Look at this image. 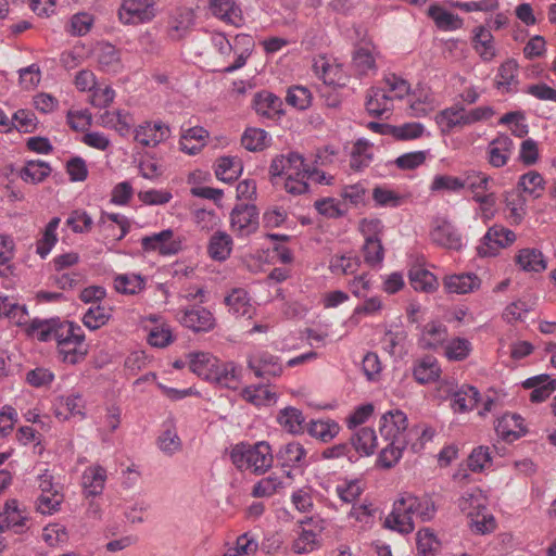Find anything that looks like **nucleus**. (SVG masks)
<instances>
[{
    "mask_svg": "<svg viewBox=\"0 0 556 556\" xmlns=\"http://www.w3.org/2000/svg\"><path fill=\"white\" fill-rule=\"evenodd\" d=\"M480 401V392L477 388L464 384L452 395L451 406L455 413L472 410Z\"/></svg>",
    "mask_w": 556,
    "mask_h": 556,
    "instance_id": "obj_23",
    "label": "nucleus"
},
{
    "mask_svg": "<svg viewBox=\"0 0 556 556\" xmlns=\"http://www.w3.org/2000/svg\"><path fill=\"white\" fill-rule=\"evenodd\" d=\"M132 119L130 115L122 110L105 111L99 117V124L105 128L114 129L125 137L130 132Z\"/></svg>",
    "mask_w": 556,
    "mask_h": 556,
    "instance_id": "obj_28",
    "label": "nucleus"
},
{
    "mask_svg": "<svg viewBox=\"0 0 556 556\" xmlns=\"http://www.w3.org/2000/svg\"><path fill=\"white\" fill-rule=\"evenodd\" d=\"M351 447L362 456L374 454L377 447V435L372 428L363 427L351 437Z\"/></svg>",
    "mask_w": 556,
    "mask_h": 556,
    "instance_id": "obj_31",
    "label": "nucleus"
},
{
    "mask_svg": "<svg viewBox=\"0 0 556 556\" xmlns=\"http://www.w3.org/2000/svg\"><path fill=\"white\" fill-rule=\"evenodd\" d=\"M413 375L418 383L427 384L440 378L441 368L435 357L427 355L416 362Z\"/></svg>",
    "mask_w": 556,
    "mask_h": 556,
    "instance_id": "obj_25",
    "label": "nucleus"
},
{
    "mask_svg": "<svg viewBox=\"0 0 556 556\" xmlns=\"http://www.w3.org/2000/svg\"><path fill=\"white\" fill-rule=\"evenodd\" d=\"M417 496L412 493H404L393 504V509L386 518L384 525L391 530H395L403 534L414 531V517L418 518L416 507Z\"/></svg>",
    "mask_w": 556,
    "mask_h": 556,
    "instance_id": "obj_3",
    "label": "nucleus"
},
{
    "mask_svg": "<svg viewBox=\"0 0 556 556\" xmlns=\"http://www.w3.org/2000/svg\"><path fill=\"white\" fill-rule=\"evenodd\" d=\"M225 304L229 307L236 316L251 315L252 305L248 292L242 288H235L225 298Z\"/></svg>",
    "mask_w": 556,
    "mask_h": 556,
    "instance_id": "obj_42",
    "label": "nucleus"
},
{
    "mask_svg": "<svg viewBox=\"0 0 556 556\" xmlns=\"http://www.w3.org/2000/svg\"><path fill=\"white\" fill-rule=\"evenodd\" d=\"M144 279L140 275L124 274L114 279V288L123 294H137L144 289Z\"/></svg>",
    "mask_w": 556,
    "mask_h": 556,
    "instance_id": "obj_56",
    "label": "nucleus"
},
{
    "mask_svg": "<svg viewBox=\"0 0 556 556\" xmlns=\"http://www.w3.org/2000/svg\"><path fill=\"white\" fill-rule=\"evenodd\" d=\"M379 51L372 45H364L356 47L352 55V68L354 73L362 76L375 75L378 71L377 58Z\"/></svg>",
    "mask_w": 556,
    "mask_h": 556,
    "instance_id": "obj_14",
    "label": "nucleus"
},
{
    "mask_svg": "<svg viewBox=\"0 0 556 556\" xmlns=\"http://www.w3.org/2000/svg\"><path fill=\"white\" fill-rule=\"evenodd\" d=\"M64 496L59 491L40 493L36 501V509L42 515H52L60 510Z\"/></svg>",
    "mask_w": 556,
    "mask_h": 556,
    "instance_id": "obj_61",
    "label": "nucleus"
},
{
    "mask_svg": "<svg viewBox=\"0 0 556 556\" xmlns=\"http://www.w3.org/2000/svg\"><path fill=\"white\" fill-rule=\"evenodd\" d=\"M83 400L79 395L60 396L54 403V414L60 420H67L74 416H84Z\"/></svg>",
    "mask_w": 556,
    "mask_h": 556,
    "instance_id": "obj_35",
    "label": "nucleus"
},
{
    "mask_svg": "<svg viewBox=\"0 0 556 556\" xmlns=\"http://www.w3.org/2000/svg\"><path fill=\"white\" fill-rule=\"evenodd\" d=\"M359 266V260L355 256L334 255L330 260L329 269L336 275L354 274Z\"/></svg>",
    "mask_w": 556,
    "mask_h": 556,
    "instance_id": "obj_63",
    "label": "nucleus"
},
{
    "mask_svg": "<svg viewBox=\"0 0 556 556\" xmlns=\"http://www.w3.org/2000/svg\"><path fill=\"white\" fill-rule=\"evenodd\" d=\"M429 237L432 243L446 250L460 251L464 245L462 233L445 217H435L432 220Z\"/></svg>",
    "mask_w": 556,
    "mask_h": 556,
    "instance_id": "obj_5",
    "label": "nucleus"
},
{
    "mask_svg": "<svg viewBox=\"0 0 556 556\" xmlns=\"http://www.w3.org/2000/svg\"><path fill=\"white\" fill-rule=\"evenodd\" d=\"M179 323L194 332H207L215 326L213 314L202 306H193L178 313Z\"/></svg>",
    "mask_w": 556,
    "mask_h": 556,
    "instance_id": "obj_11",
    "label": "nucleus"
},
{
    "mask_svg": "<svg viewBox=\"0 0 556 556\" xmlns=\"http://www.w3.org/2000/svg\"><path fill=\"white\" fill-rule=\"evenodd\" d=\"M472 350L471 343L465 338H454L444 349V354L450 361H464L466 359Z\"/></svg>",
    "mask_w": 556,
    "mask_h": 556,
    "instance_id": "obj_60",
    "label": "nucleus"
},
{
    "mask_svg": "<svg viewBox=\"0 0 556 556\" xmlns=\"http://www.w3.org/2000/svg\"><path fill=\"white\" fill-rule=\"evenodd\" d=\"M286 102L298 110H306L312 103V93L306 87L292 86L288 89Z\"/></svg>",
    "mask_w": 556,
    "mask_h": 556,
    "instance_id": "obj_64",
    "label": "nucleus"
},
{
    "mask_svg": "<svg viewBox=\"0 0 556 556\" xmlns=\"http://www.w3.org/2000/svg\"><path fill=\"white\" fill-rule=\"evenodd\" d=\"M518 64L515 60H507L498 67L495 87L504 92H510L517 80Z\"/></svg>",
    "mask_w": 556,
    "mask_h": 556,
    "instance_id": "obj_39",
    "label": "nucleus"
},
{
    "mask_svg": "<svg viewBox=\"0 0 556 556\" xmlns=\"http://www.w3.org/2000/svg\"><path fill=\"white\" fill-rule=\"evenodd\" d=\"M112 316L111 307L92 305L83 317V324L90 330H97L104 326Z\"/></svg>",
    "mask_w": 556,
    "mask_h": 556,
    "instance_id": "obj_55",
    "label": "nucleus"
},
{
    "mask_svg": "<svg viewBox=\"0 0 556 556\" xmlns=\"http://www.w3.org/2000/svg\"><path fill=\"white\" fill-rule=\"evenodd\" d=\"M232 238L226 231H216L210 239L207 253L214 261H226L232 251Z\"/></svg>",
    "mask_w": 556,
    "mask_h": 556,
    "instance_id": "obj_34",
    "label": "nucleus"
},
{
    "mask_svg": "<svg viewBox=\"0 0 556 556\" xmlns=\"http://www.w3.org/2000/svg\"><path fill=\"white\" fill-rule=\"evenodd\" d=\"M309 167L304 163V157L296 152L277 155L269 166L273 177L283 176L285 179L295 176L308 177Z\"/></svg>",
    "mask_w": 556,
    "mask_h": 556,
    "instance_id": "obj_8",
    "label": "nucleus"
},
{
    "mask_svg": "<svg viewBox=\"0 0 556 556\" xmlns=\"http://www.w3.org/2000/svg\"><path fill=\"white\" fill-rule=\"evenodd\" d=\"M496 434L506 442H514L527 433L523 419L517 414H505L495 424Z\"/></svg>",
    "mask_w": 556,
    "mask_h": 556,
    "instance_id": "obj_17",
    "label": "nucleus"
},
{
    "mask_svg": "<svg viewBox=\"0 0 556 556\" xmlns=\"http://www.w3.org/2000/svg\"><path fill=\"white\" fill-rule=\"evenodd\" d=\"M362 252L364 261L371 267L381 265L384 258V248L382 245V239L378 240H365Z\"/></svg>",
    "mask_w": 556,
    "mask_h": 556,
    "instance_id": "obj_62",
    "label": "nucleus"
},
{
    "mask_svg": "<svg viewBox=\"0 0 556 556\" xmlns=\"http://www.w3.org/2000/svg\"><path fill=\"white\" fill-rule=\"evenodd\" d=\"M155 16L153 0H122L118 17L123 24L148 23Z\"/></svg>",
    "mask_w": 556,
    "mask_h": 556,
    "instance_id": "obj_7",
    "label": "nucleus"
},
{
    "mask_svg": "<svg viewBox=\"0 0 556 556\" xmlns=\"http://www.w3.org/2000/svg\"><path fill=\"white\" fill-rule=\"evenodd\" d=\"M514 149L513 140L505 134L497 135L490 141L486 154L491 166L500 168L507 164Z\"/></svg>",
    "mask_w": 556,
    "mask_h": 556,
    "instance_id": "obj_16",
    "label": "nucleus"
},
{
    "mask_svg": "<svg viewBox=\"0 0 556 556\" xmlns=\"http://www.w3.org/2000/svg\"><path fill=\"white\" fill-rule=\"evenodd\" d=\"M515 241L516 235L514 231L502 225H494L483 236L481 243L477 247V252L482 257L493 256L496 255L500 249L509 247Z\"/></svg>",
    "mask_w": 556,
    "mask_h": 556,
    "instance_id": "obj_6",
    "label": "nucleus"
},
{
    "mask_svg": "<svg viewBox=\"0 0 556 556\" xmlns=\"http://www.w3.org/2000/svg\"><path fill=\"white\" fill-rule=\"evenodd\" d=\"M277 459L281 467L302 468L306 465V451L299 442H289L277 452Z\"/></svg>",
    "mask_w": 556,
    "mask_h": 556,
    "instance_id": "obj_21",
    "label": "nucleus"
},
{
    "mask_svg": "<svg viewBox=\"0 0 556 556\" xmlns=\"http://www.w3.org/2000/svg\"><path fill=\"white\" fill-rule=\"evenodd\" d=\"M428 16L434 22L439 29L444 31L456 30L463 26V20L458 15L451 13L438 4L429 7Z\"/></svg>",
    "mask_w": 556,
    "mask_h": 556,
    "instance_id": "obj_29",
    "label": "nucleus"
},
{
    "mask_svg": "<svg viewBox=\"0 0 556 556\" xmlns=\"http://www.w3.org/2000/svg\"><path fill=\"white\" fill-rule=\"evenodd\" d=\"M96 56L100 68L108 73H116L121 70L119 51L111 43H100L96 50Z\"/></svg>",
    "mask_w": 556,
    "mask_h": 556,
    "instance_id": "obj_30",
    "label": "nucleus"
},
{
    "mask_svg": "<svg viewBox=\"0 0 556 556\" xmlns=\"http://www.w3.org/2000/svg\"><path fill=\"white\" fill-rule=\"evenodd\" d=\"M516 190L528 193L532 198H539L544 190V179L535 170L528 172L519 178Z\"/></svg>",
    "mask_w": 556,
    "mask_h": 556,
    "instance_id": "obj_52",
    "label": "nucleus"
},
{
    "mask_svg": "<svg viewBox=\"0 0 556 556\" xmlns=\"http://www.w3.org/2000/svg\"><path fill=\"white\" fill-rule=\"evenodd\" d=\"M58 351L63 363L76 365L81 363L86 358L88 348L85 343L74 344L67 342L65 346L58 345Z\"/></svg>",
    "mask_w": 556,
    "mask_h": 556,
    "instance_id": "obj_59",
    "label": "nucleus"
},
{
    "mask_svg": "<svg viewBox=\"0 0 556 556\" xmlns=\"http://www.w3.org/2000/svg\"><path fill=\"white\" fill-rule=\"evenodd\" d=\"M410 286L416 291L430 292L437 287V278L429 270L421 267H414L409 270Z\"/></svg>",
    "mask_w": 556,
    "mask_h": 556,
    "instance_id": "obj_53",
    "label": "nucleus"
},
{
    "mask_svg": "<svg viewBox=\"0 0 556 556\" xmlns=\"http://www.w3.org/2000/svg\"><path fill=\"white\" fill-rule=\"evenodd\" d=\"M340 426L332 419L312 420L307 426V432L311 437L323 442H329L339 434Z\"/></svg>",
    "mask_w": 556,
    "mask_h": 556,
    "instance_id": "obj_44",
    "label": "nucleus"
},
{
    "mask_svg": "<svg viewBox=\"0 0 556 556\" xmlns=\"http://www.w3.org/2000/svg\"><path fill=\"white\" fill-rule=\"evenodd\" d=\"M447 337L448 331L445 325L440 321H429L422 328L419 343L422 349L433 350L442 345Z\"/></svg>",
    "mask_w": 556,
    "mask_h": 556,
    "instance_id": "obj_22",
    "label": "nucleus"
},
{
    "mask_svg": "<svg viewBox=\"0 0 556 556\" xmlns=\"http://www.w3.org/2000/svg\"><path fill=\"white\" fill-rule=\"evenodd\" d=\"M51 173V167L43 161H28L21 169L20 176L26 182L39 184Z\"/></svg>",
    "mask_w": 556,
    "mask_h": 556,
    "instance_id": "obj_48",
    "label": "nucleus"
},
{
    "mask_svg": "<svg viewBox=\"0 0 556 556\" xmlns=\"http://www.w3.org/2000/svg\"><path fill=\"white\" fill-rule=\"evenodd\" d=\"M207 131L202 127L187 129L180 138V149L189 154H197L204 146Z\"/></svg>",
    "mask_w": 556,
    "mask_h": 556,
    "instance_id": "obj_47",
    "label": "nucleus"
},
{
    "mask_svg": "<svg viewBox=\"0 0 556 556\" xmlns=\"http://www.w3.org/2000/svg\"><path fill=\"white\" fill-rule=\"evenodd\" d=\"M54 340L58 345L63 346H65L67 342L80 344L85 342V333L79 325L68 320H61Z\"/></svg>",
    "mask_w": 556,
    "mask_h": 556,
    "instance_id": "obj_43",
    "label": "nucleus"
},
{
    "mask_svg": "<svg viewBox=\"0 0 556 556\" xmlns=\"http://www.w3.org/2000/svg\"><path fill=\"white\" fill-rule=\"evenodd\" d=\"M255 112L266 118L279 117L282 113V101L270 91L262 90L255 93L253 98Z\"/></svg>",
    "mask_w": 556,
    "mask_h": 556,
    "instance_id": "obj_18",
    "label": "nucleus"
},
{
    "mask_svg": "<svg viewBox=\"0 0 556 556\" xmlns=\"http://www.w3.org/2000/svg\"><path fill=\"white\" fill-rule=\"evenodd\" d=\"M408 444L402 439L389 441V444L380 452L378 463L383 468H392L402 457L403 451Z\"/></svg>",
    "mask_w": 556,
    "mask_h": 556,
    "instance_id": "obj_54",
    "label": "nucleus"
},
{
    "mask_svg": "<svg viewBox=\"0 0 556 556\" xmlns=\"http://www.w3.org/2000/svg\"><path fill=\"white\" fill-rule=\"evenodd\" d=\"M517 264L526 271L540 273L545 270L546 262L541 251L536 249H522L516 256Z\"/></svg>",
    "mask_w": 556,
    "mask_h": 556,
    "instance_id": "obj_41",
    "label": "nucleus"
},
{
    "mask_svg": "<svg viewBox=\"0 0 556 556\" xmlns=\"http://www.w3.org/2000/svg\"><path fill=\"white\" fill-rule=\"evenodd\" d=\"M83 486L89 495H98L104 489L106 471L101 466L88 467L83 473Z\"/></svg>",
    "mask_w": 556,
    "mask_h": 556,
    "instance_id": "obj_40",
    "label": "nucleus"
},
{
    "mask_svg": "<svg viewBox=\"0 0 556 556\" xmlns=\"http://www.w3.org/2000/svg\"><path fill=\"white\" fill-rule=\"evenodd\" d=\"M490 176L478 170H466L462 174V182H464V189H468L472 193V199H477L479 195L485 194L489 190Z\"/></svg>",
    "mask_w": 556,
    "mask_h": 556,
    "instance_id": "obj_37",
    "label": "nucleus"
},
{
    "mask_svg": "<svg viewBox=\"0 0 556 556\" xmlns=\"http://www.w3.org/2000/svg\"><path fill=\"white\" fill-rule=\"evenodd\" d=\"M473 43L476 51L484 61H490L495 55L493 46V36L489 29L483 26L477 27L475 30Z\"/></svg>",
    "mask_w": 556,
    "mask_h": 556,
    "instance_id": "obj_50",
    "label": "nucleus"
},
{
    "mask_svg": "<svg viewBox=\"0 0 556 556\" xmlns=\"http://www.w3.org/2000/svg\"><path fill=\"white\" fill-rule=\"evenodd\" d=\"M365 108L370 115L379 117L393 109V100L384 88L371 87L366 93Z\"/></svg>",
    "mask_w": 556,
    "mask_h": 556,
    "instance_id": "obj_19",
    "label": "nucleus"
},
{
    "mask_svg": "<svg viewBox=\"0 0 556 556\" xmlns=\"http://www.w3.org/2000/svg\"><path fill=\"white\" fill-rule=\"evenodd\" d=\"M156 445L168 456H172L181 450L182 442L177 433L173 420H167L163 424V429L156 439Z\"/></svg>",
    "mask_w": 556,
    "mask_h": 556,
    "instance_id": "obj_27",
    "label": "nucleus"
},
{
    "mask_svg": "<svg viewBox=\"0 0 556 556\" xmlns=\"http://www.w3.org/2000/svg\"><path fill=\"white\" fill-rule=\"evenodd\" d=\"M480 278L471 273L447 276L444 287L450 293L465 294L480 288Z\"/></svg>",
    "mask_w": 556,
    "mask_h": 556,
    "instance_id": "obj_24",
    "label": "nucleus"
},
{
    "mask_svg": "<svg viewBox=\"0 0 556 556\" xmlns=\"http://www.w3.org/2000/svg\"><path fill=\"white\" fill-rule=\"evenodd\" d=\"M313 71L315 75L323 79L325 85L332 87H344L348 77L342 68V65L331 62L324 55L314 59Z\"/></svg>",
    "mask_w": 556,
    "mask_h": 556,
    "instance_id": "obj_12",
    "label": "nucleus"
},
{
    "mask_svg": "<svg viewBox=\"0 0 556 556\" xmlns=\"http://www.w3.org/2000/svg\"><path fill=\"white\" fill-rule=\"evenodd\" d=\"M435 122L442 132L448 134L455 127L466 126V110L463 106L447 108L437 114Z\"/></svg>",
    "mask_w": 556,
    "mask_h": 556,
    "instance_id": "obj_32",
    "label": "nucleus"
},
{
    "mask_svg": "<svg viewBox=\"0 0 556 556\" xmlns=\"http://www.w3.org/2000/svg\"><path fill=\"white\" fill-rule=\"evenodd\" d=\"M242 169V163L236 156H222L217 159L215 163V176L224 182L237 180Z\"/></svg>",
    "mask_w": 556,
    "mask_h": 556,
    "instance_id": "obj_33",
    "label": "nucleus"
},
{
    "mask_svg": "<svg viewBox=\"0 0 556 556\" xmlns=\"http://www.w3.org/2000/svg\"><path fill=\"white\" fill-rule=\"evenodd\" d=\"M172 229L142 238L141 245L144 251H157L162 255L176 254L180 250V242L173 239Z\"/></svg>",
    "mask_w": 556,
    "mask_h": 556,
    "instance_id": "obj_15",
    "label": "nucleus"
},
{
    "mask_svg": "<svg viewBox=\"0 0 556 556\" xmlns=\"http://www.w3.org/2000/svg\"><path fill=\"white\" fill-rule=\"evenodd\" d=\"M260 227V213L254 204H237L230 212V229L238 238H248Z\"/></svg>",
    "mask_w": 556,
    "mask_h": 556,
    "instance_id": "obj_4",
    "label": "nucleus"
},
{
    "mask_svg": "<svg viewBox=\"0 0 556 556\" xmlns=\"http://www.w3.org/2000/svg\"><path fill=\"white\" fill-rule=\"evenodd\" d=\"M278 422L288 432L299 434L304 432L305 418L302 412L294 407H286L279 413Z\"/></svg>",
    "mask_w": 556,
    "mask_h": 556,
    "instance_id": "obj_46",
    "label": "nucleus"
},
{
    "mask_svg": "<svg viewBox=\"0 0 556 556\" xmlns=\"http://www.w3.org/2000/svg\"><path fill=\"white\" fill-rule=\"evenodd\" d=\"M525 389H533L530 394V401L533 403L544 402L556 391V379H551L548 375H539L528 378L522 382Z\"/></svg>",
    "mask_w": 556,
    "mask_h": 556,
    "instance_id": "obj_20",
    "label": "nucleus"
},
{
    "mask_svg": "<svg viewBox=\"0 0 556 556\" xmlns=\"http://www.w3.org/2000/svg\"><path fill=\"white\" fill-rule=\"evenodd\" d=\"M134 132L135 140L142 147H155L170 136L169 126L161 121L144 122L138 125Z\"/></svg>",
    "mask_w": 556,
    "mask_h": 556,
    "instance_id": "obj_13",
    "label": "nucleus"
},
{
    "mask_svg": "<svg viewBox=\"0 0 556 556\" xmlns=\"http://www.w3.org/2000/svg\"><path fill=\"white\" fill-rule=\"evenodd\" d=\"M431 192H454L457 193L464 190V182H462L460 176L452 175H435L429 187Z\"/></svg>",
    "mask_w": 556,
    "mask_h": 556,
    "instance_id": "obj_58",
    "label": "nucleus"
},
{
    "mask_svg": "<svg viewBox=\"0 0 556 556\" xmlns=\"http://www.w3.org/2000/svg\"><path fill=\"white\" fill-rule=\"evenodd\" d=\"M188 363L190 370L204 380L232 390L240 384L241 369L232 362L222 363L208 352H192Z\"/></svg>",
    "mask_w": 556,
    "mask_h": 556,
    "instance_id": "obj_1",
    "label": "nucleus"
},
{
    "mask_svg": "<svg viewBox=\"0 0 556 556\" xmlns=\"http://www.w3.org/2000/svg\"><path fill=\"white\" fill-rule=\"evenodd\" d=\"M270 137L261 128H248L241 137L242 146L252 152L262 151L269 146Z\"/></svg>",
    "mask_w": 556,
    "mask_h": 556,
    "instance_id": "obj_49",
    "label": "nucleus"
},
{
    "mask_svg": "<svg viewBox=\"0 0 556 556\" xmlns=\"http://www.w3.org/2000/svg\"><path fill=\"white\" fill-rule=\"evenodd\" d=\"M248 367L257 378L262 379L279 377L283 370V367L279 362V357L266 351L249 355Z\"/></svg>",
    "mask_w": 556,
    "mask_h": 556,
    "instance_id": "obj_10",
    "label": "nucleus"
},
{
    "mask_svg": "<svg viewBox=\"0 0 556 556\" xmlns=\"http://www.w3.org/2000/svg\"><path fill=\"white\" fill-rule=\"evenodd\" d=\"M210 5L216 17L235 26L243 23L241 9L232 0H211Z\"/></svg>",
    "mask_w": 556,
    "mask_h": 556,
    "instance_id": "obj_26",
    "label": "nucleus"
},
{
    "mask_svg": "<svg viewBox=\"0 0 556 556\" xmlns=\"http://www.w3.org/2000/svg\"><path fill=\"white\" fill-rule=\"evenodd\" d=\"M241 397L255 406H262L275 401L276 394L270 392L266 387L249 386L241 391Z\"/></svg>",
    "mask_w": 556,
    "mask_h": 556,
    "instance_id": "obj_57",
    "label": "nucleus"
},
{
    "mask_svg": "<svg viewBox=\"0 0 556 556\" xmlns=\"http://www.w3.org/2000/svg\"><path fill=\"white\" fill-rule=\"evenodd\" d=\"M506 208L509 211L507 218L511 224H520L526 215V199L519 190H510L505 193Z\"/></svg>",
    "mask_w": 556,
    "mask_h": 556,
    "instance_id": "obj_45",
    "label": "nucleus"
},
{
    "mask_svg": "<svg viewBox=\"0 0 556 556\" xmlns=\"http://www.w3.org/2000/svg\"><path fill=\"white\" fill-rule=\"evenodd\" d=\"M60 217H53L46 226L42 237L37 241L36 252L45 258L58 241L56 229L60 225Z\"/></svg>",
    "mask_w": 556,
    "mask_h": 556,
    "instance_id": "obj_51",
    "label": "nucleus"
},
{
    "mask_svg": "<svg viewBox=\"0 0 556 556\" xmlns=\"http://www.w3.org/2000/svg\"><path fill=\"white\" fill-rule=\"evenodd\" d=\"M458 507L468 517H473L477 511L486 510V498L479 488H475L459 497Z\"/></svg>",
    "mask_w": 556,
    "mask_h": 556,
    "instance_id": "obj_38",
    "label": "nucleus"
},
{
    "mask_svg": "<svg viewBox=\"0 0 556 556\" xmlns=\"http://www.w3.org/2000/svg\"><path fill=\"white\" fill-rule=\"evenodd\" d=\"M230 459L240 471H250L254 475L265 473L274 463L271 447L265 441L236 444L230 451Z\"/></svg>",
    "mask_w": 556,
    "mask_h": 556,
    "instance_id": "obj_2",
    "label": "nucleus"
},
{
    "mask_svg": "<svg viewBox=\"0 0 556 556\" xmlns=\"http://www.w3.org/2000/svg\"><path fill=\"white\" fill-rule=\"evenodd\" d=\"M60 318L38 319L30 321L27 328L28 334L36 337L41 342L54 340L60 326Z\"/></svg>",
    "mask_w": 556,
    "mask_h": 556,
    "instance_id": "obj_36",
    "label": "nucleus"
},
{
    "mask_svg": "<svg viewBox=\"0 0 556 556\" xmlns=\"http://www.w3.org/2000/svg\"><path fill=\"white\" fill-rule=\"evenodd\" d=\"M407 427V416L400 409L387 412L380 419V433L386 441L402 439L408 444L409 430Z\"/></svg>",
    "mask_w": 556,
    "mask_h": 556,
    "instance_id": "obj_9",
    "label": "nucleus"
}]
</instances>
